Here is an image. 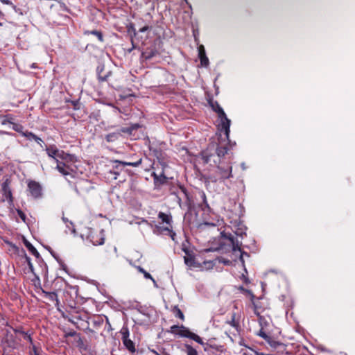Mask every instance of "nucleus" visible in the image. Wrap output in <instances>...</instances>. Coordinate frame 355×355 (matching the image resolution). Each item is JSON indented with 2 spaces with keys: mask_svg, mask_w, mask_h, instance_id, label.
Returning a JSON list of instances; mask_svg holds the SVG:
<instances>
[{
  "mask_svg": "<svg viewBox=\"0 0 355 355\" xmlns=\"http://www.w3.org/2000/svg\"><path fill=\"white\" fill-rule=\"evenodd\" d=\"M170 333L178 335L180 337H185L190 338L196 343H199L203 347L205 352L207 355H218L224 350L223 347L211 348L202 341V339L197 334L191 332L188 328L184 326L173 325L169 331Z\"/></svg>",
  "mask_w": 355,
  "mask_h": 355,
  "instance_id": "1",
  "label": "nucleus"
},
{
  "mask_svg": "<svg viewBox=\"0 0 355 355\" xmlns=\"http://www.w3.org/2000/svg\"><path fill=\"white\" fill-rule=\"evenodd\" d=\"M212 151H215L217 156L220 158L223 157L228 151L227 146H220L216 143H210L207 148L201 153V158L204 164H208L211 161V157L213 156Z\"/></svg>",
  "mask_w": 355,
  "mask_h": 355,
  "instance_id": "2",
  "label": "nucleus"
},
{
  "mask_svg": "<svg viewBox=\"0 0 355 355\" xmlns=\"http://www.w3.org/2000/svg\"><path fill=\"white\" fill-rule=\"evenodd\" d=\"M232 177V166L230 164L219 163L217 166L214 175L209 176V180L212 182L218 181L223 182L225 180Z\"/></svg>",
  "mask_w": 355,
  "mask_h": 355,
  "instance_id": "3",
  "label": "nucleus"
},
{
  "mask_svg": "<svg viewBox=\"0 0 355 355\" xmlns=\"http://www.w3.org/2000/svg\"><path fill=\"white\" fill-rule=\"evenodd\" d=\"M210 105L213 110L218 114V118L220 119L221 122L220 130L224 132L226 139H228L230 132V120L227 117L223 109L220 107L217 101L211 102Z\"/></svg>",
  "mask_w": 355,
  "mask_h": 355,
  "instance_id": "4",
  "label": "nucleus"
},
{
  "mask_svg": "<svg viewBox=\"0 0 355 355\" xmlns=\"http://www.w3.org/2000/svg\"><path fill=\"white\" fill-rule=\"evenodd\" d=\"M221 236H222V237L225 238L230 241L233 252L239 251L240 252L239 260L241 261L242 264L244 265L243 256L245 255L247 257H249V254H248V253L241 250V243L239 242L237 239H235L234 236L233 235H232L231 234H226L225 232H221Z\"/></svg>",
  "mask_w": 355,
  "mask_h": 355,
  "instance_id": "5",
  "label": "nucleus"
},
{
  "mask_svg": "<svg viewBox=\"0 0 355 355\" xmlns=\"http://www.w3.org/2000/svg\"><path fill=\"white\" fill-rule=\"evenodd\" d=\"M49 157L53 158L57 162L58 158H60L63 160H71V155L69 154H66L62 150H59L57 147L54 145L46 147L45 149Z\"/></svg>",
  "mask_w": 355,
  "mask_h": 355,
  "instance_id": "6",
  "label": "nucleus"
},
{
  "mask_svg": "<svg viewBox=\"0 0 355 355\" xmlns=\"http://www.w3.org/2000/svg\"><path fill=\"white\" fill-rule=\"evenodd\" d=\"M94 189L91 182L85 179L79 180L75 184V191L80 196L88 193Z\"/></svg>",
  "mask_w": 355,
  "mask_h": 355,
  "instance_id": "7",
  "label": "nucleus"
},
{
  "mask_svg": "<svg viewBox=\"0 0 355 355\" xmlns=\"http://www.w3.org/2000/svg\"><path fill=\"white\" fill-rule=\"evenodd\" d=\"M87 239L94 245H101L105 243V234L104 230H101L98 232H94L90 231L88 236Z\"/></svg>",
  "mask_w": 355,
  "mask_h": 355,
  "instance_id": "8",
  "label": "nucleus"
},
{
  "mask_svg": "<svg viewBox=\"0 0 355 355\" xmlns=\"http://www.w3.org/2000/svg\"><path fill=\"white\" fill-rule=\"evenodd\" d=\"M120 333L122 335L121 340L125 348L131 353L136 351L135 343L129 338V330L128 328H122Z\"/></svg>",
  "mask_w": 355,
  "mask_h": 355,
  "instance_id": "9",
  "label": "nucleus"
},
{
  "mask_svg": "<svg viewBox=\"0 0 355 355\" xmlns=\"http://www.w3.org/2000/svg\"><path fill=\"white\" fill-rule=\"evenodd\" d=\"M28 188L33 198H37L42 196V187L39 183L31 181L28 184Z\"/></svg>",
  "mask_w": 355,
  "mask_h": 355,
  "instance_id": "10",
  "label": "nucleus"
},
{
  "mask_svg": "<svg viewBox=\"0 0 355 355\" xmlns=\"http://www.w3.org/2000/svg\"><path fill=\"white\" fill-rule=\"evenodd\" d=\"M10 181L8 179H6L1 184V191L3 196L6 198L10 204H12L13 198L12 195V191L10 187Z\"/></svg>",
  "mask_w": 355,
  "mask_h": 355,
  "instance_id": "11",
  "label": "nucleus"
},
{
  "mask_svg": "<svg viewBox=\"0 0 355 355\" xmlns=\"http://www.w3.org/2000/svg\"><path fill=\"white\" fill-rule=\"evenodd\" d=\"M114 168L117 169L119 166H130L133 167H137L142 163V159H139L137 162H123L119 160H114Z\"/></svg>",
  "mask_w": 355,
  "mask_h": 355,
  "instance_id": "12",
  "label": "nucleus"
},
{
  "mask_svg": "<svg viewBox=\"0 0 355 355\" xmlns=\"http://www.w3.org/2000/svg\"><path fill=\"white\" fill-rule=\"evenodd\" d=\"M22 135L25 137L28 140H34L41 147L43 146V140L40 137H37L36 135L33 133L32 132L26 131L24 132H22Z\"/></svg>",
  "mask_w": 355,
  "mask_h": 355,
  "instance_id": "13",
  "label": "nucleus"
},
{
  "mask_svg": "<svg viewBox=\"0 0 355 355\" xmlns=\"http://www.w3.org/2000/svg\"><path fill=\"white\" fill-rule=\"evenodd\" d=\"M184 252L186 253V256L184 257L185 264L189 267H196L197 263L195 260V257L187 250H184Z\"/></svg>",
  "mask_w": 355,
  "mask_h": 355,
  "instance_id": "14",
  "label": "nucleus"
},
{
  "mask_svg": "<svg viewBox=\"0 0 355 355\" xmlns=\"http://www.w3.org/2000/svg\"><path fill=\"white\" fill-rule=\"evenodd\" d=\"M157 228L161 233L170 236L173 241H175L176 234L171 230L172 226L165 227L157 226Z\"/></svg>",
  "mask_w": 355,
  "mask_h": 355,
  "instance_id": "15",
  "label": "nucleus"
},
{
  "mask_svg": "<svg viewBox=\"0 0 355 355\" xmlns=\"http://www.w3.org/2000/svg\"><path fill=\"white\" fill-rule=\"evenodd\" d=\"M56 162H57L56 168L60 173H62L64 175H67L70 174L69 167L68 166H67L65 163H64L62 162H60L58 160H57Z\"/></svg>",
  "mask_w": 355,
  "mask_h": 355,
  "instance_id": "16",
  "label": "nucleus"
},
{
  "mask_svg": "<svg viewBox=\"0 0 355 355\" xmlns=\"http://www.w3.org/2000/svg\"><path fill=\"white\" fill-rule=\"evenodd\" d=\"M157 53L158 52L155 49H146L145 51L142 52L141 57L144 60H148L155 57Z\"/></svg>",
  "mask_w": 355,
  "mask_h": 355,
  "instance_id": "17",
  "label": "nucleus"
},
{
  "mask_svg": "<svg viewBox=\"0 0 355 355\" xmlns=\"http://www.w3.org/2000/svg\"><path fill=\"white\" fill-rule=\"evenodd\" d=\"M15 333H18V334H20L22 335V336H24V338L25 340H26L27 341H28V343L31 345H33V339L31 338V334L28 333V332H25L22 330L21 328H18V329H13Z\"/></svg>",
  "mask_w": 355,
  "mask_h": 355,
  "instance_id": "18",
  "label": "nucleus"
},
{
  "mask_svg": "<svg viewBox=\"0 0 355 355\" xmlns=\"http://www.w3.org/2000/svg\"><path fill=\"white\" fill-rule=\"evenodd\" d=\"M158 218L163 222L168 225L167 227L171 226L172 217L171 215H168L164 212H159L158 214Z\"/></svg>",
  "mask_w": 355,
  "mask_h": 355,
  "instance_id": "19",
  "label": "nucleus"
},
{
  "mask_svg": "<svg viewBox=\"0 0 355 355\" xmlns=\"http://www.w3.org/2000/svg\"><path fill=\"white\" fill-rule=\"evenodd\" d=\"M24 244L33 255L35 256L37 258H38L40 257V253L37 252L36 248L28 241H27L26 239H24Z\"/></svg>",
  "mask_w": 355,
  "mask_h": 355,
  "instance_id": "20",
  "label": "nucleus"
},
{
  "mask_svg": "<svg viewBox=\"0 0 355 355\" xmlns=\"http://www.w3.org/2000/svg\"><path fill=\"white\" fill-rule=\"evenodd\" d=\"M42 292L44 294L46 298H47L51 302H55L56 305H58L59 300L58 298V295L55 292H47L44 291H42Z\"/></svg>",
  "mask_w": 355,
  "mask_h": 355,
  "instance_id": "21",
  "label": "nucleus"
},
{
  "mask_svg": "<svg viewBox=\"0 0 355 355\" xmlns=\"http://www.w3.org/2000/svg\"><path fill=\"white\" fill-rule=\"evenodd\" d=\"M152 176L153 177L155 184L159 183L162 184L166 182V177L164 175L163 172L159 175L155 173H153Z\"/></svg>",
  "mask_w": 355,
  "mask_h": 355,
  "instance_id": "22",
  "label": "nucleus"
},
{
  "mask_svg": "<svg viewBox=\"0 0 355 355\" xmlns=\"http://www.w3.org/2000/svg\"><path fill=\"white\" fill-rule=\"evenodd\" d=\"M120 136L119 132H112L105 136V139L107 142H114L116 141Z\"/></svg>",
  "mask_w": 355,
  "mask_h": 355,
  "instance_id": "23",
  "label": "nucleus"
},
{
  "mask_svg": "<svg viewBox=\"0 0 355 355\" xmlns=\"http://www.w3.org/2000/svg\"><path fill=\"white\" fill-rule=\"evenodd\" d=\"M184 352L187 355H198V352L191 345L189 344L184 345Z\"/></svg>",
  "mask_w": 355,
  "mask_h": 355,
  "instance_id": "24",
  "label": "nucleus"
},
{
  "mask_svg": "<svg viewBox=\"0 0 355 355\" xmlns=\"http://www.w3.org/2000/svg\"><path fill=\"white\" fill-rule=\"evenodd\" d=\"M89 34L96 35L100 42H103V34L101 31H98L96 30H94V31H85V35H89Z\"/></svg>",
  "mask_w": 355,
  "mask_h": 355,
  "instance_id": "25",
  "label": "nucleus"
},
{
  "mask_svg": "<svg viewBox=\"0 0 355 355\" xmlns=\"http://www.w3.org/2000/svg\"><path fill=\"white\" fill-rule=\"evenodd\" d=\"M173 312L176 318H178L182 320H184V315L182 311L178 308V306H174L173 309Z\"/></svg>",
  "mask_w": 355,
  "mask_h": 355,
  "instance_id": "26",
  "label": "nucleus"
},
{
  "mask_svg": "<svg viewBox=\"0 0 355 355\" xmlns=\"http://www.w3.org/2000/svg\"><path fill=\"white\" fill-rule=\"evenodd\" d=\"M137 269L140 272L144 274V276L146 279H151L154 283H155V280L151 276V275L149 272H146L143 268H141V266H138Z\"/></svg>",
  "mask_w": 355,
  "mask_h": 355,
  "instance_id": "27",
  "label": "nucleus"
},
{
  "mask_svg": "<svg viewBox=\"0 0 355 355\" xmlns=\"http://www.w3.org/2000/svg\"><path fill=\"white\" fill-rule=\"evenodd\" d=\"M257 335L264 339L266 341H269L270 340V336L268 335L263 329V327L261 328L259 331L257 333Z\"/></svg>",
  "mask_w": 355,
  "mask_h": 355,
  "instance_id": "28",
  "label": "nucleus"
},
{
  "mask_svg": "<svg viewBox=\"0 0 355 355\" xmlns=\"http://www.w3.org/2000/svg\"><path fill=\"white\" fill-rule=\"evenodd\" d=\"M12 117L10 115H6L3 117V120L1 121V124L2 125H6L7 123H13L12 122Z\"/></svg>",
  "mask_w": 355,
  "mask_h": 355,
  "instance_id": "29",
  "label": "nucleus"
},
{
  "mask_svg": "<svg viewBox=\"0 0 355 355\" xmlns=\"http://www.w3.org/2000/svg\"><path fill=\"white\" fill-rule=\"evenodd\" d=\"M200 60V64L202 67H207L209 65V59L206 55L199 58Z\"/></svg>",
  "mask_w": 355,
  "mask_h": 355,
  "instance_id": "30",
  "label": "nucleus"
},
{
  "mask_svg": "<svg viewBox=\"0 0 355 355\" xmlns=\"http://www.w3.org/2000/svg\"><path fill=\"white\" fill-rule=\"evenodd\" d=\"M235 313H233L232 315L231 320L228 322L232 327L237 328L239 327V322L235 321Z\"/></svg>",
  "mask_w": 355,
  "mask_h": 355,
  "instance_id": "31",
  "label": "nucleus"
},
{
  "mask_svg": "<svg viewBox=\"0 0 355 355\" xmlns=\"http://www.w3.org/2000/svg\"><path fill=\"white\" fill-rule=\"evenodd\" d=\"M12 129L18 132H22V129H23V126L20 124H18V123H15L13 122V123H12Z\"/></svg>",
  "mask_w": 355,
  "mask_h": 355,
  "instance_id": "32",
  "label": "nucleus"
},
{
  "mask_svg": "<svg viewBox=\"0 0 355 355\" xmlns=\"http://www.w3.org/2000/svg\"><path fill=\"white\" fill-rule=\"evenodd\" d=\"M218 262L223 263V264L226 266H230L232 264V261L229 259H225L223 257H218Z\"/></svg>",
  "mask_w": 355,
  "mask_h": 355,
  "instance_id": "33",
  "label": "nucleus"
},
{
  "mask_svg": "<svg viewBox=\"0 0 355 355\" xmlns=\"http://www.w3.org/2000/svg\"><path fill=\"white\" fill-rule=\"evenodd\" d=\"M204 55H206L205 50L204 46L200 45L198 47V56H199V58H200V57H203Z\"/></svg>",
  "mask_w": 355,
  "mask_h": 355,
  "instance_id": "34",
  "label": "nucleus"
},
{
  "mask_svg": "<svg viewBox=\"0 0 355 355\" xmlns=\"http://www.w3.org/2000/svg\"><path fill=\"white\" fill-rule=\"evenodd\" d=\"M101 71H102V69H101V71H98V80H99L100 81H101V82H103V81H105V80H107V77H108V75L103 76V75L101 74Z\"/></svg>",
  "mask_w": 355,
  "mask_h": 355,
  "instance_id": "35",
  "label": "nucleus"
},
{
  "mask_svg": "<svg viewBox=\"0 0 355 355\" xmlns=\"http://www.w3.org/2000/svg\"><path fill=\"white\" fill-rule=\"evenodd\" d=\"M26 259L27 261V263H28V268L30 269V270L33 272V270H34V268H33V263L31 262V260L30 259V257H26Z\"/></svg>",
  "mask_w": 355,
  "mask_h": 355,
  "instance_id": "36",
  "label": "nucleus"
},
{
  "mask_svg": "<svg viewBox=\"0 0 355 355\" xmlns=\"http://www.w3.org/2000/svg\"><path fill=\"white\" fill-rule=\"evenodd\" d=\"M17 212L18 216L21 218V220L23 221H25V220H26L25 214L21 209H17Z\"/></svg>",
  "mask_w": 355,
  "mask_h": 355,
  "instance_id": "37",
  "label": "nucleus"
},
{
  "mask_svg": "<svg viewBox=\"0 0 355 355\" xmlns=\"http://www.w3.org/2000/svg\"><path fill=\"white\" fill-rule=\"evenodd\" d=\"M121 169V166H119L117 169H116L114 168V166H113V170L110 171V173L114 174V175H119V173H120V170Z\"/></svg>",
  "mask_w": 355,
  "mask_h": 355,
  "instance_id": "38",
  "label": "nucleus"
},
{
  "mask_svg": "<svg viewBox=\"0 0 355 355\" xmlns=\"http://www.w3.org/2000/svg\"><path fill=\"white\" fill-rule=\"evenodd\" d=\"M200 196H201V198L202 199L203 202L206 205V206H208V204H207V202L206 195H205L204 191H202L200 193Z\"/></svg>",
  "mask_w": 355,
  "mask_h": 355,
  "instance_id": "39",
  "label": "nucleus"
},
{
  "mask_svg": "<svg viewBox=\"0 0 355 355\" xmlns=\"http://www.w3.org/2000/svg\"><path fill=\"white\" fill-rule=\"evenodd\" d=\"M243 355H259L257 352H254L250 349V352H245L243 353Z\"/></svg>",
  "mask_w": 355,
  "mask_h": 355,
  "instance_id": "40",
  "label": "nucleus"
},
{
  "mask_svg": "<svg viewBox=\"0 0 355 355\" xmlns=\"http://www.w3.org/2000/svg\"><path fill=\"white\" fill-rule=\"evenodd\" d=\"M259 323H260L261 328L262 327L263 328V325H265L266 324V321H265V320L263 317H260L259 318Z\"/></svg>",
  "mask_w": 355,
  "mask_h": 355,
  "instance_id": "41",
  "label": "nucleus"
},
{
  "mask_svg": "<svg viewBox=\"0 0 355 355\" xmlns=\"http://www.w3.org/2000/svg\"><path fill=\"white\" fill-rule=\"evenodd\" d=\"M205 344H208V346H210L211 348H216V347H223V345H215V344H212L211 343V341H209V342H207V343H205Z\"/></svg>",
  "mask_w": 355,
  "mask_h": 355,
  "instance_id": "42",
  "label": "nucleus"
},
{
  "mask_svg": "<svg viewBox=\"0 0 355 355\" xmlns=\"http://www.w3.org/2000/svg\"><path fill=\"white\" fill-rule=\"evenodd\" d=\"M149 28H150V27L148 26H145L139 29V32L144 33V32L148 31Z\"/></svg>",
  "mask_w": 355,
  "mask_h": 355,
  "instance_id": "43",
  "label": "nucleus"
},
{
  "mask_svg": "<svg viewBox=\"0 0 355 355\" xmlns=\"http://www.w3.org/2000/svg\"><path fill=\"white\" fill-rule=\"evenodd\" d=\"M33 352L31 354V355H40L39 353L37 351V349H36L35 346L34 345H33Z\"/></svg>",
  "mask_w": 355,
  "mask_h": 355,
  "instance_id": "44",
  "label": "nucleus"
},
{
  "mask_svg": "<svg viewBox=\"0 0 355 355\" xmlns=\"http://www.w3.org/2000/svg\"><path fill=\"white\" fill-rule=\"evenodd\" d=\"M1 2L8 5H12V3L10 0H1Z\"/></svg>",
  "mask_w": 355,
  "mask_h": 355,
  "instance_id": "45",
  "label": "nucleus"
},
{
  "mask_svg": "<svg viewBox=\"0 0 355 355\" xmlns=\"http://www.w3.org/2000/svg\"><path fill=\"white\" fill-rule=\"evenodd\" d=\"M31 68H36V65L35 63L31 64Z\"/></svg>",
  "mask_w": 355,
  "mask_h": 355,
  "instance_id": "46",
  "label": "nucleus"
},
{
  "mask_svg": "<svg viewBox=\"0 0 355 355\" xmlns=\"http://www.w3.org/2000/svg\"><path fill=\"white\" fill-rule=\"evenodd\" d=\"M6 132L2 130H0V135L6 134Z\"/></svg>",
  "mask_w": 355,
  "mask_h": 355,
  "instance_id": "47",
  "label": "nucleus"
},
{
  "mask_svg": "<svg viewBox=\"0 0 355 355\" xmlns=\"http://www.w3.org/2000/svg\"><path fill=\"white\" fill-rule=\"evenodd\" d=\"M62 219H63V220H64V222L68 221V220H67V218H64V217L62 218Z\"/></svg>",
  "mask_w": 355,
  "mask_h": 355,
  "instance_id": "48",
  "label": "nucleus"
},
{
  "mask_svg": "<svg viewBox=\"0 0 355 355\" xmlns=\"http://www.w3.org/2000/svg\"><path fill=\"white\" fill-rule=\"evenodd\" d=\"M153 352L155 354V355H160L159 354H158L157 352L155 351H153Z\"/></svg>",
  "mask_w": 355,
  "mask_h": 355,
  "instance_id": "49",
  "label": "nucleus"
},
{
  "mask_svg": "<svg viewBox=\"0 0 355 355\" xmlns=\"http://www.w3.org/2000/svg\"><path fill=\"white\" fill-rule=\"evenodd\" d=\"M122 132H127V130H125V129H123V130H122Z\"/></svg>",
  "mask_w": 355,
  "mask_h": 355,
  "instance_id": "50",
  "label": "nucleus"
}]
</instances>
